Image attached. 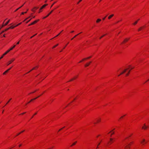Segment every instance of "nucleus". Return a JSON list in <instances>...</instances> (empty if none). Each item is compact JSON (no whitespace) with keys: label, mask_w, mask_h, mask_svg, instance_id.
<instances>
[{"label":"nucleus","mask_w":149,"mask_h":149,"mask_svg":"<svg viewBox=\"0 0 149 149\" xmlns=\"http://www.w3.org/2000/svg\"><path fill=\"white\" fill-rule=\"evenodd\" d=\"M15 45H14L13 47L10 48L6 52L3 54V55L0 58V60L1 58H3V56L5 55L6 54L8 53L10 51L12 50L13 48L15 47Z\"/></svg>","instance_id":"obj_1"},{"label":"nucleus","mask_w":149,"mask_h":149,"mask_svg":"<svg viewBox=\"0 0 149 149\" xmlns=\"http://www.w3.org/2000/svg\"><path fill=\"white\" fill-rule=\"evenodd\" d=\"M147 142V141L144 138H142L140 141V143L143 146L145 145Z\"/></svg>","instance_id":"obj_2"},{"label":"nucleus","mask_w":149,"mask_h":149,"mask_svg":"<svg viewBox=\"0 0 149 149\" xmlns=\"http://www.w3.org/2000/svg\"><path fill=\"white\" fill-rule=\"evenodd\" d=\"M15 27H16V26H12L4 30L2 32L0 33V35L2 34L3 32H4V31H6L10 29H13Z\"/></svg>","instance_id":"obj_3"},{"label":"nucleus","mask_w":149,"mask_h":149,"mask_svg":"<svg viewBox=\"0 0 149 149\" xmlns=\"http://www.w3.org/2000/svg\"><path fill=\"white\" fill-rule=\"evenodd\" d=\"M148 128V126L146 125V123H144L142 127V129L146 130H147Z\"/></svg>","instance_id":"obj_4"},{"label":"nucleus","mask_w":149,"mask_h":149,"mask_svg":"<svg viewBox=\"0 0 149 149\" xmlns=\"http://www.w3.org/2000/svg\"><path fill=\"white\" fill-rule=\"evenodd\" d=\"M15 59L14 58H13L10 61H9L8 63L7 64V65H8L9 64H10L12 62H13L14 60Z\"/></svg>","instance_id":"obj_5"},{"label":"nucleus","mask_w":149,"mask_h":149,"mask_svg":"<svg viewBox=\"0 0 149 149\" xmlns=\"http://www.w3.org/2000/svg\"><path fill=\"white\" fill-rule=\"evenodd\" d=\"M39 20V19H38V20H36L35 21H34L33 22H32L31 24H29L28 26H30L31 25L34 24L36 23Z\"/></svg>","instance_id":"obj_6"},{"label":"nucleus","mask_w":149,"mask_h":149,"mask_svg":"<svg viewBox=\"0 0 149 149\" xmlns=\"http://www.w3.org/2000/svg\"><path fill=\"white\" fill-rule=\"evenodd\" d=\"M54 10H52L49 13H48V14L45 17H44L43 18V19L45 18H46L48 17L51 13Z\"/></svg>","instance_id":"obj_7"},{"label":"nucleus","mask_w":149,"mask_h":149,"mask_svg":"<svg viewBox=\"0 0 149 149\" xmlns=\"http://www.w3.org/2000/svg\"><path fill=\"white\" fill-rule=\"evenodd\" d=\"M48 5L47 4H45L42 6L40 9V10H41Z\"/></svg>","instance_id":"obj_8"},{"label":"nucleus","mask_w":149,"mask_h":149,"mask_svg":"<svg viewBox=\"0 0 149 149\" xmlns=\"http://www.w3.org/2000/svg\"><path fill=\"white\" fill-rule=\"evenodd\" d=\"M11 68H12V67L10 68L8 70H7L6 71H5V72H4L3 73V74L4 75Z\"/></svg>","instance_id":"obj_9"},{"label":"nucleus","mask_w":149,"mask_h":149,"mask_svg":"<svg viewBox=\"0 0 149 149\" xmlns=\"http://www.w3.org/2000/svg\"><path fill=\"white\" fill-rule=\"evenodd\" d=\"M127 69H125L123 72H121L120 73V74L121 75V74H123V73H124L126 72V71H127Z\"/></svg>","instance_id":"obj_10"},{"label":"nucleus","mask_w":149,"mask_h":149,"mask_svg":"<svg viewBox=\"0 0 149 149\" xmlns=\"http://www.w3.org/2000/svg\"><path fill=\"white\" fill-rule=\"evenodd\" d=\"M114 16L113 14H112L110 16H109L108 17V18L109 19H110L112 17Z\"/></svg>","instance_id":"obj_11"},{"label":"nucleus","mask_w":149,"mask_h":149,"mask_svg":"<svg viewBox=\"0 0 149 149\" xmlns=\"http://www.w3.org/2000/svg\"><path fill=\"white\" fill-rule=\"evenodd\" d=\"M91 63V61H90L88 63H87L85 65V67H87L89 65V64Z\"/></svg>","instance_id":"obj_12"},{"label":"nucleus","mask_w":149,"mask_h":149,"mask_svg":"<svg viewBox=\"0 0 149 149\" xmlns=\"http://www.w3.org/2000/svg\"><path fill=\"white\" fill-rule=\"evenodd\" d=\"M77 77V76H75L74 78H72V79H71L70 81H72L73 80H74L75 79H76Z\"/></svg>","instance_id":"obj_13"},{"label":"nucleus","mask_w":149,"mask_h":149,"mask_svg":"<svg viewBox=\"0 0 149 149\" xmlns=\"http://www.w3.org/2000/svg\"><path fill=\"white\" fill-rule=\"evenodd\" d=\"M145 27V26H143V27H141L139 29H138V31H139L141 30V29H142L143 28V27Z\"/></svg>","instance_id":"obj_14"},{"label":"nucleus","mask_w":149,"mask_h":149,"mask_svg":"<svg viewBox=\"0 0 149 149\" xmlns=\"http://www.w3.org/2000/svg\"><path fill=\"white\" fill-rule=\"evenodd\" d=\"M24 6V5H22L21 7H19V8H17V9H16L15 11V12H16V11H17L18 10H19V8H21L23 6Z\"/></svg>","instance_id":"obj_15"},{"label":"nucleus","mask_w":149,"mask_h":149,"mask_svg":"<svg viewBox=\"0 0 149 149\" xmlns=\"http://www.w3.org/2000/svg\"><path fill=\"white\" fill-rule=\"evenodd\" d=\"M130 70H129L128 73L126 74V76H127L128 75H129V74L130 73Z\"/></svg>","instance_id":"obj_16"},{"label":"nucleus","mask_w":149,"mask_h":149,"mask_svg":"<svg viewBox=\"0 0 149 149\" xmlns=\"http://www.w3.org/2000/svg\"><path fill=\"white\" fill-rule=\"evenodd\" d=\"M37 98V97H36V98H35L33 99H31L29 102H28V103H30L33 100H36V99Z\"/></svg>","instance_id":"obj_17"},{"label":"nucleus","mask_w":149,"mask_h":149,"mask_svg":"<svg viewBox=\"0 0 149 149\" xmlns=\"http://www.w3.org/2000/svg\"><path fill=\"white\" fill-rule=\"evenodd\" d=\"M101 21V19H97L96 22L97 23H98L100 21Z\"/></svg>","instance_id":"obj_18"},{"label":"nucleus","mask_w":149,"mask_h":149,"mask_svg":"<svg viewBox=\"0 0 149 149\" xmlns=\"http://www.w3.org/2000/svg\"><path fill=\"white\" fill-rule=\"evenodd\" d=\"M36 68H38L37 66H36L35 67L33 68L32 70H30L29 72H28L27 73L30 72L32 70H34L36 69Z\"/></svg>","instance_id":"obj_19"},{"label":"nucleus","mask_w":149,"mask_h":149,"mask_svg":"<svg viewBox=\"0 0 149 149\" xmlns=\"http://www.w3.org/2000/svg\"><path fill=\"white\" fill-rule=\"evenodd\" d=\"M10 20H9L5 24V25H7L8 24V23H9V22H10Z\"/></svg>","instance_id":"obj_20"},{"label":"nucleus","mask_w":149,"mask_h":149,"mask_svg":"<svg viewBox=\"0 0 149 149\" xmlns=\"http://www.w3.org/2000/svg\"><path fill=\"white\" fill-rule=\"evenodd\" d=\"M28 9H27V11H26L25 12H23L22 13H21V15H24V13H27V11H28Z\"/></svg>","instance_id":"obj_21"},{"label":"nucleus","mask_w":149,"mask_h":149,"mask_svg":"<svg viewBox=\"0 0 149 149\" xmlns=\"http://www.w3.org/2000/svg\"><path fill=\"white\" fill-rule=\"evenodd\" d=\"M91 56H89L87 58H84L83 59V60H85L86 59H89V58H91Z\"/></svg>","instance_id":"obj_22"},{"label":"nucleus","mask_w":149,"mask_h":149,"mask_svg":"<svg viewBox=\"0 0 149 149\" xmlns=\"http://www.w3.org/2000/svg\"><path fill=\"white\" fill-rule=\"evenodd\" d=\"M7 34L4 33L2 34V36H4V37H5L6 36H7L6 35Z\"/></svg>","instance_id":"obj_23"},{"label":"nucleus","mask_w":149,"mask_h":149,"mask_svg":"<svg viewBox=\"0 0 149 149\" xmlns=\"http://www.w3.org/2000/svg\"><path fill=\"white\" fill-rule=\"evenodd\" d=\"M6 20V19H5V20L3 22V23L2 25V26H1V27L2 28L3 27H4V26H6V25H5V24H4V21H5V20Z\"/></svg>","instance_id":"obj_24"},{"label":"nucleus","mask_w":149,"mask_h":149,"mask_svg":"<svg viewBox=\"0 0 149 149\" xmlns=\"http://www.w3.org/2000/svg\"><path fill=\"white\" fill-rule=\"evenodd\" d=\"M100 118L98 119H97V122H100Z\"/></svg>","instance_id":"obj_25"},{"label":"nucleus","mask_w":149,"mask_h":149,"mask_svg":"<svg viewBox=\"0 0 149 149\" xmlns=\"http://www.w3.org/2000/svg\"><path fill=\"white\" fill-rule=\"evenodd\" d=\"M77 143V141H76L75 142H74V143H73L71 146H72L73 145H74L76 143Z\"/></svg>","instance_id":"obj_26"},{"label":"nucleus","mask_w":149,"mask_h":149,"mask_svg":"<svg viewBox=\"0 0 149 149\" xmlns=\"http://www.w3.org/2000/svg\"><path fill=\"white\" fill-rule=\"evenodd\" d=\"M35 9H34V8H33V9H31V10H32V11H33V12H35Z\"/></svg>","instance_id":"obj_27"},{"label":"nucleus","mask_w":149,"mask_h":149,"mask_svg":"<svg viewBox=\"0 0 149 149\" xmlns=\"http://www.w3.org/2000/svg\"><path fill=\"white\" fill-rule=\"evenodd\" d=\"M137 22H138V21H136L133 24L134 25H135L137 23Z\"/></svg>","instance_id":"obj_28"},{"label":"nucleus","mask_w":149,"mask_h":149,"mask_svg":"<svg viewBox=\"0 0 149 149\" xmlns=\"http://www.w3.org/2000/svg\"><path fill=\"white\" fill-rule=\"evenodd\" d=\"M30 16H29V17L27 18H26V19H25L24 21L23 22H24L27 19H28L29 18H30Z\"/></svg>","instance_id":"obj_29"},{"label":"nucleus","mask_w":149,"mask_h":149,"mask_svg":"<svg viewBox=\"0 0 149 149\" xmlns=\"http://www.w3.org/2000/svg\"><path fill=\"white\" fill-rule=\"evenodd\" d=\"M80 33L76 35L75 36H74L73 37H76L77 36L79 35L80 33Z\"/></svg>","instance_id":"obj_30"},{"label":"nucleus","mask_w":149,"mask_h":149,"mask_svg":"<svg viewBox=\"0 0 149 149\" xmlns=\"http://www.w3.org/2000/svg\"><path fill=\"white\" fill-rule=\"evenodd\" d=\"M127 40H128V39H126L124 40L123 42H125L127 41Z\"/></svg>","instance_id":"obj_31"},{"label":"nucleus","mask_w":149,"mask_h":149,"mask_svg":"<svg viewBox=\"0 0 149 149\" xmlns=\"http://www.w3.org/2000/svg\"><path fill=\"white\" fill-rule=\"evenodd\" d=\"M58 45V44H57L56 45L54 46L53 47V48L55 47H56Z\"/></svg>","instance_id":"obj_32"},{"label":"nucleus","mask_w":149,"mask_h":149,"mask_svg":"<svg viewBox=\"0 0 149 149\" xmlns=\"http://www.w3.org/2000/svg\"><path fill=\"white\" fill-rule=\"evenodd\" d=\"M56 3V2H54V3L52 4V6H51V8L52 6H53Z\"/></svg>","instance_id":"obj_33"},{"label":"nucleus","mask_w":149,"mask_h":149,"mask_svg":"<svg viewBox=\"0 0 149 149\" xmlns=\"http://www.w3.org/2000/svg\"><path fill=\"white\" fill-rule=\"evenodd\" d=\"M11 100V99H10L8 101V102H7V103L6 104H7Z\"/></svg>","instance_id":"obj_34"},{"label":"nucleus","mask_w":149,"mask_h":149,"mask_svg":"<svg viewBox=\"0 0 149 149\" xmlns=\"http://www.w3.org/2000/svg\"><path fill=\"white\" fill-rule=\"evenodd\" d=\"M38 8V7H34V8L35 9H37Z\"/></svg>","instance_id":"obj_35"},{"label":"nucleus","mask_w":149,"mask_h":149,"mask_svg":"<svg viewBox=\"0 0 149 149\" xmlns=\"http://www.w3.org/2000/svg\"><path fill=\"white\" fill-rule=\"evenodd\" d=\"M114 133V132H113L111 134V135H110V136H111Z\"/></svg>","instance_id":"obj_36"},{"label":"nucleus","mask_w":149,"mask_h":149,"mask_svg":"<svg viewBox=\"0 0 149 149\" xmlns=\"http://www.w3.org/2000/svg\"><path fill=\"white\" fill-rule=\"evenodd\" d=\"M59 34H60V33L58 34V35H57L56 36H54V38L56 37H57L59 35Z\"/></svg>","instance_id":"obj_37"},{"label":"nucleus","mask_w":149,"mask_h":149,"mask_svg":"<svg viewBox=\"0 0 149 149\" xmlns=\"http://www.w3.org/2000/svg\"><path fill=\"white\" fill-rule=\"evenodd\" d=\"M129 146H127L125 148V149H129Z\"/></svg>","instance_id":"obj_38"},{"label":"nucleus","mask_w":149,"mask_h":149,"mask_svg":"<svg viewBox=\"0 0 149 149\" xmlns=\"http://www.w3.org/2000/svg\"><path fill=\"white\" fill-rule=\"evenodd\" d=\"M32 18H31V19H30L29 20H28V21H27L26 22V23H27L28 22H29L31 19Z\"/></svg>","instance_id":"obj_39"},{"label":"nucleus","mask_w":149,"mask_h":149,"mask_svg":"<svg viewBox=\"0 0 149 149\" xmlns=\"http://www.w3.org/2000/svg\"><path fill=\"white\" fill-rule=\"evenodd\" d=\"M82 1V0H80L77 3V4H79L80 2H81V1Z\"/></svg>","instance_id":"obj_40"},{"label":"nucleus","mask_w":149,"mask_h":149,"mask_svg":"<svg viewBox=\"0 0 149 149\" xmlns=\"http://www.w3.org/2000/svg\"><path fill=\"white\" fill-rule=\"evenodd\" d=\"M110 140L111 141H112L113 140V139L112 138H110Z\"/></svg>","instance_id":"obj_41"},{"label":"nucleus","mask_w":149,"mask_h":149,"mask_svg":"<svg viewBox=\"0 0 149 149\" xmlns=\"http://www.w3.org/2000/svg\"><path fill=\"white\" fill-rule=\"evenodd\" d=\"M21 24V23H19V24H17V25H16V26H18L20 24Z\"/></svg>","instance_id":"obj_42"},{"label":"nucleus","mask_w":149,"mask_h":149,"mask_svg":"<svg viewBox=\"0 0 149 149\" xmlns=\"http://www.w3.org/2000/svg\"><path fill=\"white\" fill-rule=\"evenodd\" d=\"M21 24V23H19V24H17V25H16V26H18L20 24Z\"/></svg>","instance_id":"obj_43"},{"label":"nucleus","mask_w":149,"mask_h":149,"mask_svg":"<svg viewBox=\"0 0 149 149\" xmlns=\"http://www.w3.org/2000/svg\"><path fill=\"white\" fill-rule=\"evenodd\" d=\"M107 15H106V17H104V18H103V20H104L105 19V18H106V17H107Z\"/></svg>","instance_id":"obj_44"},{"label":"nucleus","mask_w":149,"mask_h":149,"mask_svg":"<svg viewBox=\"0 0 149 149\" xmlns=\"http://www.w3.org/2000/svg\"><path fill=\"white\" fill-rule=\"evenodd\" d=\"M36 35V34H35L33 36H32L31 37H32V38H33V37L34 36H35V35Z\"/></svg>","instance_id":"obj_45"},{"label":"nucleus","mask_w":149,"mask_h":149,"mask_svg":"<svg viewBox=\"0 0 149 149\" xmlns=\"http://www.w3.org/2000/svg\"><path fill=\"white\" fill-rule=\"evenodd\" d=\"M105 34L104 35H103L102 36H101V37L102 38V37H103L104 36H105Z\"/></svg>","instance_id":"obj_46"},{"label":"nucleus","mask_w":149,"mask_h":149,"mask_svg":"<svg viewBox=\"0 0 149 149\" xmlns=\"http://www.w3.org/2000/svg\"><path fill=\"white\" fill-rule=\"evenodd\" d=\"M65 127H63V128H61V129H60L58 131H60L63 128H64Z\"/></svg>","instance_id":"obj_47"},{"label":"nucleus","mask_w":149,"mask_h":149,"mask_svg":"<svg viewBox=\"0 0 149 149\" xmlns=\"http://www.w3.org/2000/svg\"><path fill=\"white\" fill-rule=\"evenodd\" d=\"M36 91H33V92H32V93H35Z\"/></svg>","instance_id":"obj_48"},{"label":"nucleus","mask_w":149,"mask_h":149,"mask_svg":"<svg viewBox=\"0 0 149 149\" xmlns=\"http://www.w3.org/2000/svg\"><path fill=\"white\" fill-rule=\"evenodd\" d=\"M19 43V42H18L17 43V45H18V44Z\"/></svg>","instance_id":"obj_49"},{"label":"nucleus","mask_w":149,"mask_h":149,"mask_svg":"<svg viewBox=\"0 0 149 149\" xmlns=\"http://www.w3.org/2000/svg\"><path fill=\"white\" fill-rule=\"evenodd\" d=\"M21 134V133H20V132L19 133H18V134H17V135H19V134Z\"/></svg>","instance_id":"obj_50"},{"label":"nucleus","mask_w":149,"mask_h":149,"mask_svg":"<svg viewBox=\"0 0 149 149\" xmlns=\"http://www.w3.org/2000/svg\"><path fill=\"white\" fill-rule=\"evenodd\" d=\"M24 131V130H23V131H22L21 132H20L21 133H22V132H23Z\"/></svg>","instance_id":"obj_51"},{"label":"nucleus","mask_w":149,"mask_h":149,"mask_svg":"<svg viewBox=\"0 0 149 149\" xmlns=\"http://www.w3.org/2000/svg\"><path fill=\"white\" fill-rule=\"evenodd\" d=\"M41 10H39V13H40L41 12Z\"/></svg>","instance_id":"obj_52"},{"label":"nucleus","mask_w":149,"mask_h":149,"mask_svg":"<svg viewBox=\"0 0 149 149\" xmlns=\"http://www.w3.org/2000/svg\"><path fill=\"white\" fill-rule=\"evenodd\" d=\"M25 113H26V112L23 113H22L21 114H24Z\"/></svg>","instance_id":"obj_53"},{"label":"nucleus","mask_w":149,"mask_h":149,"mask_svg":"<svg viewBox=\"0 0 149 149\" xmlns=\"http://www.w3.org/2000/svg\"><path fill=\"white\" fill-rule=\"evenodd\" d=\"M133 68H133V67H131V69H133Z\"/></svg>","instance_id":"obj_54"},{"label":"nucleus","mask_w":149,"mask_h":149,"mask_svg":"<svg viewBox=\"0 0 149 149\" xmlns=\"http://www.w3.org/2000/svg\"><path fill=\"white\" fill-rule=\"evenodd\" d=\"M100 143H98V144L97 146H98L99 145H100Z\"/></svg>","instance_id":"obj_55"},{"label":"nucleus","mask_w":149,"mask_h":149,"mask_svg":"<svg viewBox=\"0 0 149 149\" xmlns=\"http://www.w3.org/2000/svg\"><path fill=\"white\" fill-rule=\"evenodd\" d=\"M74 32V31H72L71 32V33H73Z\"/></svg>","instance_id":"obj_56"},{"label":"nucleus","mask_w":149,"mask_h":149,"mask_svg":"<svg viewBox=\"0 0 149 149\" xmlns=\"http://www.w3.org/2000/svg\"><path fill=\"white\" fill-rule=\"evenodd\" d=\"M36 114H37V113H35V114H34V115H36Z\"/></svg>","instance_id":"obj_57"},{"label":"nucleus","mask_w":149,"mask_h":149,"mask_svg":"<svg viewBox=\"0 0 149 149\" xmlns=\"http://www.w3.org/2000/svg\"><path fill=\"white\" fill-rule=\"evenodd\" d=\"M149 80V79L147 81L145 82H147Z\"/></svg>","instance_id":"obj_58"},{"label":"nucleus","mask_w":149,"mask_h":149,"mask_svg":"<svg viewBox=\"0 0 149 149\" xmlns=\"http://www.w3.org/2000/svg\"><path fill=\"white\" fill-rule=\"evenodd\" d=\"M21 145H21V144H20V145H19V147H20V146H21Z\"/></svg>","instance_id":"obj_59"},{"label":"nucleus","mask_w":149,"mask_h":149,"mask_svg":"<svg viewBox=\"0 0 149 149\" xmlns=\"http://www.w3.org/2000/svg\"><path fill=\"white\" fill-rule=\"evenodd\" d=\"M123 116H121V117H120V118H123Z\"/></svg>","instance_id":"obj_60"},{"label":"nucleus","mask_w":149,"mask_h":149,"mask_svg":"<svg viewBox=\"0 0 149 149\" xmlns=\"http://www.w3.org/2000/svg\"><path fill=\"white\" fill-rule=\"evenodd\" d=\"M40 96H40H38V97H37V98L38 97H39Z\"/></svg>","instance_id":"obj_61"},{"label":"nucleus","mask_w":149,"mask_h":149,"mask_svg":"<svg viewBox=\"0 0 149 149\" xmlns=\"http://www.w3.org/2000/svg\"><path fill=\"white\" fill-rule=\"evenodd\" d=\"M34 116V115H33V116H32V117H31V118H33V117Z\"/></svg>","instance_id":"obj_62"},{"label":"nucleus","mask_w":149,"mask_h":149,"mask_svg":"<svg viewBox=\"0 0 149 149\" xmlns=\"http://www.w3.org/2000/svg\"><path fill=\"white\" fill-rule=\"evenodd\" d=\"M121 74H120L118 75V76H119Z\"/></svg>","instance_id":"obj_63"},{"label":"nucleus","mask_w":149,"mask_h":149,"mask_svg":"<svg viewBox=\"0 0 149 149\" xmlns=\"http://www.w3.org/2000/svg\"><path fill=\"white\" fill-rule=\"evenodd\" d=\"M2 28L1 27L0 28V30Z\"/></svg>","instance_id":"obj_64"}]
</instances>
